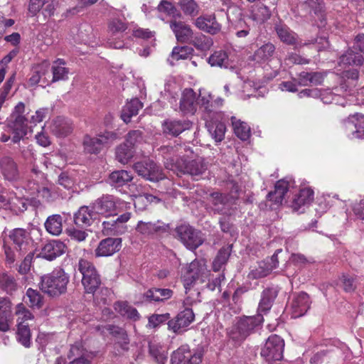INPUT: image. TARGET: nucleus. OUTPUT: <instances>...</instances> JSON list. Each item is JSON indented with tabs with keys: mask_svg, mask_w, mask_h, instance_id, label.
Instances as JSON below:
<instances>
[{
	"mask_svg": "<svg viewBox=\"0 0 364 364\" xmlns=\"http://www.w3.org/2000/svg\"><path fill=\"white\" fill-rule=\"evenodd\" d=\"M289 186V182L285 180L278 181L275 184L274 191L268 193V200L273 201L277 205L281 204L288 191Z\"/></svg>",
	"mask_w": 364,
	"mask_h": 364,
	"instance_id": "obj_35",
	"label": "nucleus"
},
{
	"mask_svg": "<svg viewBox=\"0 0 364 364\" xmlns=\"http://www.w3.org/2000/svg\"><path fill=\"white\" fill-rule=\"evenodd\" d=\"M193 24L199 30L212 35L218 33L221 29L215 14L201 15L195 19Z\"/></svg>",
	"mask_w": 364,
	"mask_h": 364,
	"instance_id": "obj_24",
	"label": "nucleus"
},
{
	"mask_svg": "<svg viewBox=\"0 0 364 364\" xmlns=\"http://www.w3.org/2000/svg\"><path fill=\"white\" fill-rule=\"evenodd\" d=\"M168 225L157 220L156 222H144L140 220L136 226V231L144 237L156 239L164 234L168 233Z\"/></svg>",
	"mask_w": 364,
	"mask_h": 364,
	"instance_id": "obj_11",
	"label": "nucleus"
},
{
	"mask_svg": "<svg viewBox=\"0 0 364 364\" xmlns=\"http://www.w3.org/2000/svg\"><path fill=\"white\" fill-rule=\"evenodd\" d=\"M205 126L211 137L216 141L220 142L225 137L226 127L223 122L224 114L220 112V117L213 116L204 119Z\"/></svg>",
	"mask_w": 364,
	"mask_h": 364,
	"instance_id": "obj_17",
	"label": "nucleus"
},
{
	"mask_svg": "<svg viewBox=\"0 0 364 364\" xmlns=\"http://www.w3.org/2000/svg\"><path fill=\"white\" fill-rule=\"evenodd\" d=\"M13 323L12 304L9 299L0 298V331L6 332Z\"/></svg>",
	"mask_w": 364,
	"mask_h": 364,
	"instance_id": "obj_27",
	"label": "nucleus"
},
{
	"mask_svg": "<svg viewBox=\"0 0 364 364\" xmlns=\"http://www.w3.org/2000/svg\"><path fill=\"white\" fill-rule=\"evenodd\" d=\"M167 169L176 172L178 176L181 174H189L193 177L201 176L207 169V165L203 159H196L191 161L177 160L167 159L165 162Z\"/></svg>",
	"mask_w": 364,
	"mask_h": 364,
	"instance_id": "obj_4",
	"label": "nucleus"
},
{
	"mask_svg": "<svg viewBox=\"0 0 364 364\" xmlns=\"http://www.w3.org/2000/svg\"><path fill=\"white\" fill-rule=\"evenodd\" d=\"M208 63L211 66L225 67L228 66V57L223 50L214 52L208 58Z\"/></svg>",
	"mask_w": 364,
	"mask_h": 364,
	"instance_id": "obj_60",
	"label": "nucleus"
},
{
	"mask_svg": "<svg viewBox=\"0 0 364 364\" xmlns=\"http://www.w3.org/2000/svg\"><path fill=\"white\" fill-rule=\"evenodd\" d=\"M0 168L4 178L10 181L19 178L20 173L16 161L11 156H4L0 160Z\"/></svg>",
	"mask_w": 364,
	"mask_h": 364,
	"instance_id": "obj_29",
	"label": "nucleus"
},
{
	"mask_svg": "<svg viewBox=\"0 0 364 364\" xmlns=\"http://www.w3.org/2000/svg\"><path fill=\"white\" fill-rule=\"evenodd\" d=\"M102 146L113 144L115 141L120 139L121 133L117 131H105L97 135Z\"/></svg>",
	"mask_w": 364,
	"mask_h": 364,
	"instance_id": "obj_62",
	"label": "nucleus"
},
{
	"mask_svg": "<svg viewBox=\"0 0 364 364\" xmlns=\"http://www.w3.org/2000/svg\"><path fill=\"white\" fill-rule=\"evenodd\" d=\"M0 287L8 294H12L17 289V283L15 278L6 273L0 274Z\"/></svg>",
	"mask_w": 364,
	"mask_h": 364,
	"instance_id": "obj_56",
	"label": "nucleus"
},
{
	"mask_svg": "<svg viewBox=\"0 0 364 364\" xmlns=\"http://www.w3.org/2000/svg\"><path fill=\"white\" fill-rule=\"evenodd\" d=\"M232 251V245L223 247L218 252L213 262V269L219 272L227 263Z\"/></svg>",
	"mask_w": 364,
	"mask_h": 364,
	"instance_id": "obj_47",
	"label": "nucleus"
},
{
	"mask_svg": "<svg viewBox=\"0 0 364 364\" xmlns=\"http://www.w3.org/2000/svg\"><path fill=\"white\" fill-rule=\"evenodd\" d=\"M50 130L58 137H65L72 132L73 124L69 119L58 117L53 121Z\"/></svg>",
	"mask_w": 364,
	"mask_h": 364,
	"instance_id": "obj_32",
	"label": "nucleus"
},
{
	"mask_svg": "<svg viewBox=\"0 0 364 364\" xmlns=\"http://www.w3.org/2000/svg\"><path fill=\"white\" fill-rule=\"evenodd\" d=\"M108 330L109 333L117 339L121 347L123 349H127L129 341L125 330L115 326H109Z\"/></svg>",
	"mask_w": 364,
	"mask_h": 364,
	"instance_id": "obj_59",
	"label": "nucleus"
},
{
	"mask_svg": "<svg viewBox=\"0 0 364 364\" xmlns=\"http://www.w3.org/2000/svg\"><path fill=\"white\" fill-rule=\"evenodd\" d=\"M115 154L117 160L122 164H126L133 157L134 150L127 143H123L116 148Z\"/></svg>",
	"mask_w": 364,
	"mask_h": 364,
	"instance_id": "obj_48",
	"label": "nucleus"
},
{
	"mask_svg": "<svg viewBox=\"0 0 364 364\" xmlns=\"http://www.w3.org/2000/svg\"><path fill=\"white\" fill-rule=\"evenodd\" d=\"M104 231L107 235H118L124 233L127 228L124 225H119L116 220L104 221L102 223Z\"/></svg>",
	"mask_w": 364,
	"mask_h": 364,
	"instance_id": "obj_58",
	"label": "nucleus"
},
{
	"mask_svg": "<svg viewBox=\"0 0 364 364\" xmlns=\"http://www.w3.org/2000/svg\"><path fill=\"white\" fill-rule=\"evenodd\" d=\"M210 200L215 211L223 215L232 214L233 198L230 196L215 192L210 194Z\"/></svg>",
	"mask_w": 364,
	"mask_h": 364,
	"instance_id": "obj_22",
	"label": "nucleus"
},
{
	"mask_svg": "<svg viewBox=\"0 0 364 364\" xmlns=\"http://www.w3.org/2000/svg\"><path fill=\"white\" fill-rule=\"evenodd\" d=\"M46 231L50 235L58 236L63 231V218L59 214H54L47 218L45 223Z\"/></svg>",
	"mask_w": 364,
	"mask_h": 364,
	"instance_id": "obj_41",
	"label": "nucleus"
},
{
	"mask_svg": "<svg viewBox=\"0 0 364 364\" xmlns=\"http://www.w3.org/2000/svg\"><path fill=\"white\" fill-rule=\"evenodd\" d=\"M133 179L132 174L126 170L114 171L109 174L110 184L116 187H122Z\"/></svg>",
	"mask_w": 364,
	"mask_h": 364,
	"instance_id": "obj_43",
	"label": "nucleus"
},
{
	"mask_svg": "<svg viewBox=\"0 0 364 364\" xmlns=\"http://www.w3.org/2000/svg\"><path fill=\"white\" fill-rule=\"evenodd\" d=\"M275 46L272 43H267L255 50L253 60L257 63H262L271 60L275 53Z\"/></svg>",
	"mask_w": 364,
	"mask_h": 364,
	"instance_id": "obj_37",
	"label": "nucleus"
},
{
	"mask_svg": "<svg viewBox=\"0 0 364 364\" xmlns=\"http://www.w3.org/2000/svg\"><path fill=\"white\" fill-rule=\"evenodd\" d=\"M358 78V72L354 70L350 73V77H348L343 83L341 85L340 89L349 95H354L358 93V90L355 87L357 80Z\"/></svg>",
	"mask_w": 364,
	"mask_h": 364,
	"instance_id": "obj_52",
	"label": "nucleus"
},
{
	"mask_svg": "<svg viewBox=\"0 0 364 364\" xmlns=\"http://www.w3.org/2000/svg\"><path fill=\"white\" fill-rule=\"evenodd\" d=\"M143 107L142 102L138 98L132 99L123 107L121 112V118L125 123H129L133 116L138 114L139 111Z\"/></svg>",
	"mask_w": 364,
	"mask_h": 364,
	"instance_id": "obj_34",
	"label": "nucleus"
},
{
	"mask_svg": "<svg viewBox=\"0 0 364 364\" xmlns=\"http://www.w3.org/2000/svg\"><path fill=\"white\" fill-rule=\"evenodd\" d=\"M263 316L257 314L252 316H244L237 321L229 332V337L237 344L242 343L249 336L254 333L263 322Z\"/></svg>",
	"mask_w": 364,
	"mask_h": 364,
	"instance_id": "obj_2",
	"label": "nucleus"
},
{
	"mask_svg": "<svg viewBox=\"0 0 364 364\" xmlns=\"http://www.w3.org/2000/svg\"><path fill=\"white\" fill-rule=\"evenodd\" d=\"M277 296V292L275 289L272 288L265 289L261 295V299L259 303L257 311V314H266L268 312L272 304Z\"/></svg>",
	"mask_w": 364,
	"mask_h": 364,
	"instance_id": "obj_33",
	"label": "nucleus"
},
{
	"mask_svg": "<svg viewBox=\"0 0 364 364\" xmlns=\"http://www.w3.org/2000/svg\"><path fill=\"white\" fill-rule=\"evenodd\" d=\"M157 10L160 13L171 16L173 19L181 17V13L177 9L176 6L168 0H161L157 6Z\"/></svg>",
	"mask_w": 364,
	"mask_h": 364,
	"instance_id": "obj_51",
	"label": "nucleus"
},
{
	"mask_svg": "<svg viewBox=\"0 0 364 364\" xmlns=\"http://www.w3.org/2000/svg\"><path fill=\"white\" fill-rule=\"evenodd\" d=\"M70 282V277L62 268L53 269L41 278V290L50 296H59L65 294Z\"/></svg>",
	"mask_w": 364,
	"mask_h": 364,
	"instance_id": "obj_1",
	"label": "nucleus"
},
{
	"mask_svg": "<svg viewBox=\"0 0 364 364\" xmlns=\"http://www.w3.org/2000/svg\"><path fill=\"white\" fill-rule=\"evenodd\" d=\"M272 268L268 266L266 261L258 263V266L252 269L248 274V278L258 279L267 277L272 272Z\"/></svg>",
	"mask_w": 364,
	"mask_h": 364,
	"instance_id": "obj_55",
	"label": "nucleus"
},
{
	"mask_svg": "<svg viewBox=\"0 0 364 364\" xmlns=\"http://www.w3.org/2000/svg\"><path fill=\"white\" fill-rule=\"evenodd\" d=\"M16 339L22 346L26 348L31 346V331L29 323L26 325H18L16 332Z\"/></svg>",
	"mask_w": 364,
	"mask_h": 364,
	"instance_id": "obj_57",
	"label": "nucleus"
},
{
	"mask_svg": "<svg viewBox=\"0 0 364 364\" xmlns=\"http://www.w3.org/2000/svg\"><path fill=\"white\" fill-rule=\"evenodd\" d=\"M188 43L192 44L197 50L205 51L209 50L213 46V40L210 37L203 33H193Z\"/></svg>",
	"mask_w": 364,
	"mask_h": 364,
	"instance_id": "obj_46",
	"label": "nucleus"
},
{
	"mask_svg": "<svg viewBox=\"0 0 364 364\" xmlns=\"http://www.w3.org/2000/svg\"><path fill=\"white\" fill-rule=\"evenodd\" d=\"M233 130L236 136L241 140H246L250 135V127L243 122L237 119L235 117H231Z\"/></svg>",
	"mask_w": 364,
	"mask_h": 364,
	"instance_id": "obj_50",
	"label": "nucleus"
},
{
	"mask_svg": "<svg viewBox=\"0 0 364 364\" xmlns=\"http://www.w3.org/2000/svg\"><path fill=\"white\" fill-rule=\"evenodd\" d=\"M223 100L220 97L213 101L210 93L200 90L197 97V107L202 111L204 119L213 116L220 117L221 112L218 109L223 105Z\"/></svg>",
	"mask_w": 364,
	"mask_h": 364,
	"instance_id": "obj_9",
	"label": "nucleus"
},
{
	"mask_svg": "<svg viewBox=\"0 0 364 364\" xmlns=\"http://www.w3.org/2000/svg\"><path fill=\"white\" fill-rule=\"evenodd\" d=\"M95 357V353L88 351L80 343H76L70 346L68 353V364H92Z\"/></svg>",
	"mask_w": 364,
	"mask_h": 364,
	"instance_id": "obj_15",
	"label": "nucleus"
},
{
	"mask_svg": "<svg viewBox=\"0 0 364 364\" xmlns=\"http://www.w3.org/2000/svg\"><path fill=\"white\" fill-rule=\"evenodd\" d=\"M284 341L279 336H270L261 350V355L267 360H281L283 358Z\"/></svg>",
	"mask_w": 364,
	"mask_h": 364,
	"instance_id": "obj_10",
	"label": "nucleus"
},
{
	"mask_svg": "<svg viewBox=\"0 0 364 364\" xmlns=\"http://www.w3.org/2000/svg\"><path fill=\"white\" fill-rule=\"evenodd\" d=\"M83 146L87 153L95 154L100 153L103 147L97 136L96 137H91L89 135L85 136Z\"/></svg>",
	"mask_w": 364,
	"mask_h": 364,
	"instance_id": "obj_53",
	"label": "nucleus"
},
{
	"mask_svg": "<svg viewBox=\"0 0 364 364\" xmlns=\"http://www.w3.org/2000/svg\"><path fill=\"white\" fill-rule=\"evenodd\" d=\"M122 239L119 237H107L102 240L95 250V257H109L119 251Z\"/></svg>",
	"mask_w": 364,
	"mask_h": 364,
	"instance_id": "obj_19",
	"label": "nucleus"
},
{
	"mask_svg": "<svg viewBox=\"0 0 364 364\" xmlns=\"http://www.w3.org/2000/svg\"><path fill=\"white\" fill-rule=\"evenodd\" d=\"M114 309L121 316L136 321L140 316L137 310L130 306L127 301H117L114 305Z\"/></svg>",
	"mask_w": 364,
	"mask_h": 364,
	"instance_id": "obj_45",
	"label": "nucleus"
},
{
	"mask_svg": "<svg viewBox=\"0 0 364 364\" xmlns=\"http://www.w3.org/2000/svg\"><path fill=\"white\" fill-rule=\"evenodd\" d=\"M77 269L81 273L82 284L87 294H94L101 285V278L94 264L85 259L78 262Z\"/></svg>",
	"mask_w": 364,
	"mask_h": 364,
	"instance_id": "obj_6",
	"label": "nucleus"
},
{
	"mask_svg": "<svg viewBox=\"0 0 364 364\" xmlns=\"http://www.w3.org/2000/svg\"><path fill=\"white\" fill-rule=\"evenodd\" d=\"M134 168L139 176L147 180L159 181L164 179L161 168L151 160L137 162L134 164Z\"/></svg>",
	"mask_w": 364,
	"mask_h": 364,
	"instance_id": "obj_13",
	"label": "nucleus"
},
{
	"mask_svg": "<svg viewBox=\"0 0 364 364\" xmlns=\"http://www.w3.org/2000/svg\"><path fill=\"white\" fill-rule=\"evenodd\" d=\"M67 250V245L63 242L53 240L43 246L41 252V255L43 258L52 261L65 254Z\"/></svg>",
	"mask_w": 364,
	"mask_h": 364,
	"instance_id": "obj_25",
	"label": "nucleus"
},
{
	"mask_svg": "<svg viewBox=\"0 0 364 364\" xmlns=\"http://www.w3.org/2000/svg\"><path fill=\"white\" fill-rule=\"evenodd\" d=\"M364 61V54L357 50L350 49L341 55L340 64L343 65H360Z\"/></svg>",
	"mask_w": 364,
	"mask_h": 364,
	"instance_id": "obj_42",
	"label": "nucleus"
},
{
	"mask_svg": "<svg viewBox=\"0 0 364 364\" xmlns=\"http://www.w3.org/2000/svg\"><path fill=\"white\" fill-rule=\"evenodd\" d=\"M314 197V191L310 188H301L292 200L291 207L294 212L303 213Z\"/></svg>",
	"mask_w": 364,
	"mask_h": 364,
	"instance_id": "obj_26",
	"label": "nucleus"
},
{
	"mask_svg": "<svg viewBox=\"0 0 364 364\" xmlns=\"http://www.w3.org/2000/svg\"><path fill=\"white\" fill-rule=\"evenodd\" d=\"M178 238L189 250H195L204 241L201 232L188 224H182L176 228Z\"/></svg>",
	"mask_w": 364,
	"mask_h": 364,
	"instance_id": "obj_8",
	"label": "nucleus"
},
{
	"mask_svg": "<svg viewBox=\"0 0 364 364\" xmlns=\"http://www.w3.org/2000/svg\"><path fill=\"white\" fill-rule=\"evenodd\" d=\"M26 296L28 298L31 307L40 309L42 306L43 297L37 290L28 288L26 291Z\"/></svg>",
	"mask_w": 364,
	"mask_h": 364,
	"instance_id": "obj_64",
	"label": "nucleus"
},
{
	"mask_svg": "<svg viewBox=\"0 0 364 364\" xmlns=\"http://www.w3.org/2000/svg\"><path fill=\"white\" fill-rule=\"evenodd\" d=\"M9 237L15 245L16 250L21 254H24L30 250L32 240L26 230L15 228L9 232Z\"/></svg>",
	"mask_w": 364,
	"mask_h": 364,
	"instance_id": "obj_16",
	"label": "nucleus"
},
{
	"mask_svg": "<svg viewBox=\"0 0 364 364\" xmlns=\"http://www.w3.org/2000/svg\"><path fill=\"white\" fill-rule=\"evenodd\" d=\"M26 188L31 195L45 199L51 198V188L48 186V181L45 174L33 166L27 180Z\"/></svg>",
	"mask_w": 364,
	"mask_h": 364,
	"instance_id": "obj_7",
	"label": "nucleus"
},
{
	"mask_svg": "<svg viewBox=\"0 0 364 364\" xmlns=\"http://www.w3.org/2000/svg\"><path fill=\"white\" fill-rule=\"evenodd\" d=\"M177 5L186 16L194 18L200 14V7L196 0H178Z\"/></svg>",
	"mask_w": 364,
	"mask_h": 364,
	"instance_id": "obj_39",
	"label": "nucleus"
},
{
	"mask_svg": "<svg viewBox=\"0 0 364 364\" xmlns=\"http://www.w3.org/2000/svg\"><path fill=\"white\" fill-rule=\"evenodd\" d=\"M274 30L279 40L289 46H293L295 48H302L311 43L316 44V48L318 51L327 48L329 46L328 41L326 38H316L314 42L309 41L301 43L298 41V35L291 30L286 24L282 23H276Z\"/></svg>",
	"mask_w": 364,
	"mask_h": 364,
	"instance_id": "obj_3",
	"label": "nucleus"
},
{
	"mask_svg": "<svg viewBox=\"0 0 364 364\" xmlns=\"http://www.w3.org/2000/svg\"><path fill=\"white\" fill-rule=\"evenodd\" d=\"M311 301L305 292H300L293 296L290 303L291 317L299 318L304 316L309 309Z\"/></svg>",
	"mask_w": 364,
	"mask_h": 364,
	"instance_id": "obj_20",
	"label": "nucleus"
},
{
	"mask_svg": "<svg viewBox=\"0 0 364 364\" xmlns=\"http://www.w3.org/2000/svg\"><path fill=\"white\" fill-rule=\"evenodd\" d=\"M180 109L184 114H194L197 110L196 93L191 88L185 89L180 100Z\"/></svg>",
	"mask_w": 364,
	"mask_h": 364,
	"instance_id": "obj_30",
	"label": "nucleus"
},
{
	"mask_svg": "<svg viewBox=\"0 0 364 364\" xmlns=\"http://www.w3.org/2000/svg\"><path fill=\"white\" fill-rule=\"evenodd\" d=\"M193 52V49L188 46H176L173 48L171 56L175 60H186L189 58Z\"/></svg>",
	"mask_w": 364,
	"mask_h": 364,
	"instance_id": "obj_61",
	"label": "nucleus"
},
{
	"mask_svg": "<svg viewBox=\"0 0 364 364\" xmlns=\"http://www.w3.org/2000/svg\"><path fill=\"white\" fill-rule=\"evenodd\" d=\"M324 76L318 72H301L299 75L298 84L300 86L318 85L323 81Z\"/></svg>",
	"mask_w": 364,
	"mask_h": 364,
	"instance_id": "obj_40",
	"label": "nucleus"
},
{
	"mask_svg": "<svg viewBox=\"0 0 364 364\" xmlns=\"http://www.w3.org/2000/svg\"><path fill=\"white\" fill-rule=\"evenodd\" d=\"M169 27L180 43H188L194 33L191 26L183 21L171 19Z\"/></svg>",
	"mask_w": 364,
	"mask_h": 364,
	"instance_id": "obj_21",
	"label": "nucleus"
},
{
	"mask_svg": "<svg viewBox=\"0 0 364 364\" xmlns=\"http://www.w3.org/2000/svg\"><path fill=\"white\" fill-rule=\"evenodd\" d=\"M173 295V291L169 289L152 288L144 294V298L149 302L164 301Z\"/></svg>",
	"mask_w": 364,
	"mask_h": 364,
	"instance_id": "obj_38",
	"label": "nucleus"
},
{
	"mask_svg": "<svg viewBox=\"0 0 364 364\" xmlns=\"http://www.w3.org/2000/svg\"><path fill=\"white\" fill-rule=\"evenodd\" d=\"M27 118L25 116L10 117L8 127L11 129L13 136L11 141L18 143L27 134Z\"/></svg>",
	"mask_w": 364,
	"mask_h": 364,
	"instance_id": "obj_23",
	"label": "nucleus"
},
{
	"mask_svg": "<svg viewBox=\"0 0 364 364\" xmlns=\"http://www.w3.org/2000/svg\"><path fill=\"white\" fill-rule=\"evenodd\" d=\"M118 202L119 200L113 196H103L95 201L92 209L97 214L109 216L115 212Z\"/></svg>",
	"mask_w": 364,
	"mask_h": 364,
	"instance_id": "obj_18",
	"label": "nucleus"
},
{
	"mask_svg": "<svg viewBox=\"0 0 364 364\" xmlns=\"http://www.w3.org/2000/svg\"><path fill=\"white\" fill-rule=\"evenodd\" d=\"M96 215L97 213L92 209V206H82L74 215L75 224L80 227L90 226Z\"/></svg>",
	"mask_w": 364,
	"mask_h": 364,
	"instance_id": "obj_31",
	"label": "nucleus"
},
{
	"mask_svg": "<svg viewBox=\"0 0 364 364\" xmlns=\"http://www.w3.org/2000/svg\"><path fill=\"white\" fill-rule=\"evenodd\" d=\"M342 128L349 139L364 138V115L356 113L342 122Z\"/></svg>",
	"mask_w": 364,
	"mask_h": 364,
	"instance_id": "obj_12",
	"label": "nucleus"
},
{
	"mask_svg": "<svg viewBox=\"0 0 364 364\" xmlns=\"http://www.w3.org/2000/svg\"><path fill=\"white\" fill-rule=\"evenodd\" d=\"M190 347L188 345H183L174 350L171 357V364H181L186 360L188 355Z\"/></svg>",
	"mask_w": 364,
	"mask_h": 364,
	"instance_id": "obj_63",
	"label": "nucleus"
},
{
	"mask_svg": "<svg viewBox=\"0 0 364 364\" xmlns=\"http://www.w3.org/2000/svg\"><path fill=\"white\" fill-rule=\"evenodd\" d=\"M65 61L61 58H58L53 62L51 67L53 74L52 82H54L60 80H67L68 79L70 70L65 67Z\"/></svg>",
	"mask_w": 364,
	"mask_h": 364,
	"instance_id": "obj_36",
	"label": "nucleus"
},
{
	"mask_svg": "<svg viewBox=\"0 0 364 364\" xmlns=\"http://www.w3.org/2000/svg\"><path fill=\"white\" fill-rule=\"evenodd\" d=\"M272 16V9L264 4L255 5L251 12V18L257 23H262Z\"/></svg>",
	"mask_w": 364,
	"mask_h": 364,
	"instance_id": "obj_44",
	"label": "nucleus"
},
{
	"mask_svg": "<svg viewBox=\"0 0 364 364\" xmlns=\"http://www.w3.org/2000/svg\"><path fill=\"white\" fill-rule=\"evenodd\" d=\"M210 276V271L208 269L205 261L203 259H195L183 268L182 279L183 280L186 293L191 291L189 287L197 279L204 282Z\"/></svg>",
	"mask_w": 364,
	"mask_h": 364,
	"instance_id": "obj_5",
	"label": "nucleus"
},
{
	"mask_svg": "<svg viewBox=\"0 0 364 364\" xmlns=\"http://www.w3.org/2000/svg\"><path fill=\"white\" fill-rule=\"evenodd\" d=\"M149 353L159 364H164L168 358L166 349L156 343H149Z\"/></svg>",
	"mask_w": 364,
	"mask_h": 364,
	"instance_id": "obj_54",
	"label": "nucleus"
},
{
	"mask_svg": "<svg viewBox=\"0 0 364 364\" xmlns=\"http://www.w3.org/2000/svg\"><path fill=\"white\" fill-rule=\"evenodd\" d=\"M195 314L190 308L179 312L176 316L168 321V329L176 333H181L194 321Z\"/></svg>",
	"mask_w": 364,
	"mask_h": 364,
	"instance_id": "obj_14",
	"label": "nucleus"
},
{
	"mask_svg": "<svg viewBox=\"0 0 364 364\" xmlns=\"http://www.w3.org/2000/svg\"><path fill=\"white\" fill-rule=\"evenodd\" d=\"M15 314L17 317V326L26 325L27 323L34 319L33 314L26 307L23 303H19L16 306Z\"/></svg>",
	"mask_w": 364,
	"mask_h": 364,
	"instance_id": "obj_49",
	"label": "nucleus"
},
{
	"mask_svg": "<svg viewBox=\"0 0 364 364\" xmlns=\"http://www.w3.org/2000/svg\"><path fill=\"white\" fill-rule=\"evenodd\" d=\"M191 125V122L188 120L167 119L162 124V127L164 134L177 136L183 132L189 129Z\"/></svg>",
	"mask_w": 364,
	"mask_h": 364,
	"instance_id": "obj_28",
	"label": "nucleus"
}]
</instances>
